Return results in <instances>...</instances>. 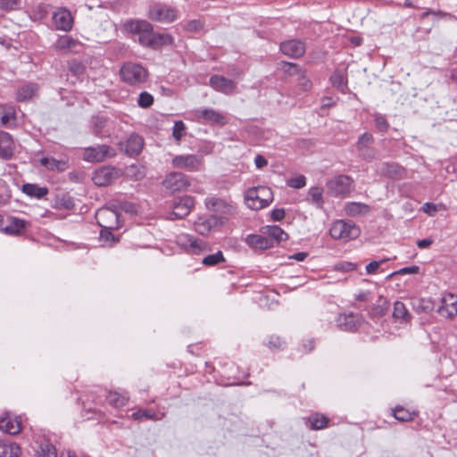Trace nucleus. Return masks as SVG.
<instances>
[{
    "mask_svg": "<svg viewBox=\"0 0 457 457\" xmlns=\"http://www.w3.org/2000/svg\"><path fill=\"white\" fill-rule=\"evenodd\" d=\"M119 74L121 81L137 87L145 84L149 77L148 71L143 65L132 62L123 63Z\"/></svg>",
    "mask_w": 457,
    "mask_h": 457,
    "instance_id": "f257e3e1",
    "label": "nucleus"
},
{
    "mask_svg": "<svg viewBox=\"0 0 457 457\" xmlns=\"http://www.w3.org/2000/svg\"><path fill=\"white\" fill-rule=\"evenodd\" d=\"M126 32L138 35V42L143 46L150 47L154 34L153 25L145 20H130L123 24Z\"/></svg>",
    "mask_w": 457,
    "mask_h": 457,
    "instance_id": "f03ea898",
    "label": "nucleus"
},
{
    "mask_svg": "<svg viewBox=\"0 0 457 457\" xmlns=\"http://www.w3.org/2000/svg\"><path fill=\"white\" fill-rule=\"evenodd\" d=\"M360 234V228L352 220H337L329 228V235L333 239L345 242L356 239Z\"/></svg>",
    "mask_w": 457,
    "mask_h": 457,
    "instance_id": "7ed1b4c3",
    "label": "nucleus"
},
{
    "mask_svg": "<svg viewBox=\"0 0 457 457\" xmlns=\"http://www.w3.org/2000/svg\"><path fill=\"white\" fill-rule=\"evenodd\" d=\"M273 200V194L267 187L249 188L245 195V202L252 210H261L267 207Z\"/></svg>",
    "mask_w": 457,
    "mask_h": 457,
    "instance_id": "20e7f679",
    "label": "nucleus"
},
{
    "mask_svg": "<svg viewBox=\"0 0 457 457\" xmlns=\"http://www.w3.org/2000/svg\"><path fill=\"white\" fill-rule=\"evenodd\" d=\"M326 187L328 194L333 196L345 197L353 190L354 181L347 175H338L329 179Z\"/></svg>",
    "mask_w": 457,
    "mask_h": 457,
    "instance_id": "39448f33",
    "label": "nucleus"
},
{
    "mask_svg": "<svg viewBox=\"0 0 457 457\" xmlns=\"http://www.w3.org/2000/svg\"><path fill=\"white\" fill-rule=\"evenodd\" d=\"M171 165L175 169L196 172L204 167V157L196 154H179L172 158Z\"/></svg>",
    "mask_w": 457,
    "mask_h": 457,
    "instance_id": "423d86ee",
    "label": "nucleus"
},
{
    "mask_svg": "<svg viewBox=\"0 0 457 457\" xmlns=\"http://www.w3.org/2000/svg\"><path fill=\"white\" fill-rule=\"evenodd\" d=\"M179 17L178 10L175 7L163 4H156L148 11V18L161 23H171Z\"/></svg>",
    "mask_w": 457,
    "mask_h": 457,
    "instance_id": "0eeeda50",
    "label": "nucleus"
},
{
    "mask_svg": "<svg viewBox=\"0 0 457 457\" xmlns=\"http://www.w3.org/2000/svg\"><path fill=\"white\" fill-rule=\"evenodd\" d=\"M96 219L98 225L105 229H118L122 225L119 212L108 207L97 210Z\"/></svg>",
    "mask_w": 457,
    "mask_h": 457,
    "instance_id": "6e6552de",
    "label": "nucleus"
},
{
    "mask_svg": "<svg viewBox=\"0 0 457 457\" xmlns=\"http://www.w3.org/2000/svg\"><path fill=\"white\" fill-rule=\"evenodd\" d=\"M115 155V149L107 145L87 147L83 152V159L88 162H102Z\"/></svg>",
    "mask_w": 457,
    "mask_h": 457,
    "instance_id": "1a4fd4ad",
    "label": "nucleus"
},
{
    "mask_svg": "<svg viewBox=\"0 0 457 457\" xmlns=\"http://www.w3.org/2000/svg\"><path fill=\"white\" fill-rule=\"evenodd\" d=\"M120 177V170L111 166H102L95 170L93 182L98 187H105Z\"/></svg>",
    "mask_w": 457,
    "mask_h": 457,
    "instance_id": "9d476101",
    "label": "nucleus"
},
{
    "mask_svg": "<svg viewBox=\"0 0 457 457\" xmlns=\"http://www.w3.org/2000/svg\"><path fill=\"white\" fill-rule=\"evenodd\" d=\"M162 185L166 189L175 193L187 189L190 186V183L185 174L173 171L165 177Z\"/></svg>",
    "mask_w": 457,
    "mask_h": 457,
    "instance_id": "9b49d317",
    "label": "nucleus"
},
{
    "mask_svg": "<svg viewBox=\"0 0 457 457\" xmlns=\"http://www.w3.org/2000/svg\"><path fill=\"white\" fill-rule=\"evenodd\" d=\"M363 321L361 314L353 312L340 314L337 318V324L340 329L349 332L356 331Z\"/></svg>",
    "mask_w": 457,
    "mask_h": 457,
    "instance_id": "f8f14e48",
    "label": "nucleus"
},
{
    "mask_svg": "<svg viewBox=\"0 0 457 457\" xmlns=\"http://www.w3.org/2000/svg\"><path fill=\"white\" fill-rule=\"evenodd\" d=\"M195 205V200L192 196L185 195L176 200L170 212L171 219H182L189 214Z\"/></svg>",
    "mask_w": 457,
    "mask_h": 457,
    "instance_id": "ddd939ff",
    "label": "nucleus"
},
{
    "mask_svg": "<svg viewBox=\"0 0 457 457\" xmlns=\"http://www.w3.org/2000/svg\"><path fill=\"white\" fill-rule=\"evenodd\" d=\"M437 311L445 318L453 319L457 316V296L451 293L444 295Z\"/></svg>",
    "mask_w": 457,
    "mask_h": 457,
    "instance_id": "4468645a",
    "label": "nucleus"
},
{
    "mask_svg": "<svg viewBox=\"0 0 457 457\" xmlns=\"http://www.w3.org/2000/svg\"><path fill=\"white\" fill-rule=\"evenodd\" d=\"M22 429L21 418L19 416H12L6 414L4 417L0 419V430L10 434L17 435Z\"/></svg>",
    "mask_w": 457,
    "mask_h": 457,
    "instance_id": "2eb2a0df",
    "label": "nucleus"
},
{
    "mask_svg": "<svg viewBox=\"0 0 457 457\" xmlns=\"http://www.w3.org/2000/svg\"><path fill=\"white\" fill-rule=\"evenodd\" d=\"M15 151V143L12 137L4 130H0V158L10 160Z\"/></svg>",
    "mask_w": 457,
    "mask_h": 457,
    "instance_id": "dca6fc26",
    "label": "nucleus"
},
{
    "mask_svg": "<svg viewBox=\"0 0 457 457\" xmlns=\"http://www.w3.org/2000/svg\"><path fill=\"white\" fill-rule=\"evenodd\" d=\"M281 52L289 57L299 58L305 53L304 43L300 40H288L280 44Z\"/></svg>",
    "mask_w": 457,
    "mask_h": 457,
    "instance_id": "f3484780",
    "label": "nucleus"
},
{
    "mask_svg": "<svg viewBox=\"0 0 457 457\" xmlns=\"http://www.w3.org/2000/svg\"><path fill=\"white\" fill-rule=\"evenodd\" d=\"M84 48V44L70 35L59 36V50L78 54Z\"/></svg>",
    "mask_w": 457,
    "mask_h": 457,
    "instance_id": "a211bd4d",
    "label": "nucleus"
},
{
    "mask_svg": "<svg viewBox=\"0 0 457 457\" xmlns=\"http://www.w3.org/2000/svg\"><path fill=\"white\" fill-rule=\"evenodd\" d=\"M197 118L204 120V122L223 126L227 123L226 117L213 109H203L196 111Z\"/></svg>",
    "mask_w": 457,
    "mask_h": 457,
    "instance_id": "6ab92c4d",
    "label": "nucleus"
},
{
    "mask_svg": "<svg viewBox=\"0 0 457 457\" xmlns=\"http://www.w3.org/2000/svg\"><path fill=\"white\" fill-rule=\"evenodd\" d=\"M246 244L254 250H267L273 247L272 239L266 235L251 234L245 238Z\"/></svg>",
    "mask_w": 457,
    "mask_h": 457,
    "instance_id": "aec40b11",
    "label": "nucleus"
},
{
    "mask_svg": "<svg viewBox=\"0 0 457 457\" xmlns=\"http://www.w3.org/2000/svg\"><path fill=\"white\" fill-rule=\"evenodd\" d=\"M210 84L215 90L225 94H231L236 89V84L233 80L220 75L212 76L210 79Z\"/></svg>",
    "mask_w": 457,
    "mask_h": 457,
    "instance_id": "412c9836",
    "label": "nucleus"
},
{
    "mask_svg": "<svg viewBox=\"0 0 457 457\" xmlns=\"http://www.w3.org/2000/svg\"><path fill=\"white\" fill-rule=\"evenodd\" d=\"M123 145L128 155L135 156L141 153L144 146V139L139 135L132 134L128 137Z\"/></svg>",
    "mask_w": 457,
    "mask_h": 457,
    "instance_id": "4be33fe9",
    "label": "nucleus"
},
{
    "mask_svg": "<svg viewBox=\"0 0 457 457\" xmlns=\"http://www.w3.org/2000/svg\"><path fill=\"white\" fill-rule=\"evenodd\" d=\"M21 191L29 198L42 199L48 194L46 187H40L35 183H25L21 186Z\"/></svg>",
    "mask_w": 457,
    "mask_h": 457,
    "instance_id": "5701e85b",
    "label": "nucleus"
},
{
    "mask_svg": "<svg viewBox=\"0 0 457 457\" xmlns=\"http://www.w3.org/2000/svg\"><path fill=\"white\" fill-rule=\"evenodd\" d=\"M163 412H157L153 409H138L135 412H133L130 418L137 421H145V420H161L164 417Z\"/></svg>",
    "mask_w": 457,
    "mask_h": 457,
    "instance_id": "b1692460",
    "label": "nucleus"
},
{
    "mask_svg": "<svg viewBox=\"0 0 457 457\" xmlns=\"http://www.w3.org/2000/svg\"><path fill=\"white\" fill-rule=\"evenodd\" d=\"M38 449L37 450V457H57L55 446L50 442L49 438L43 436L38 437Z\"/></svg>",
    "mask_w": 457,
    "mask_h": 457,
    "instance_id": "393cba45",
    "label": "nucleus"
},
{
    "mask_svg": "<svg viewBox=\"0 0 457 457\" xmlns=\"http://www.w3.org/2000/svg\"><path fill=\"white\" fill-rule=\"evenodd\" d=\"M262 233L266 235L267 237L272 239L273 244L276 242L279 244L280 242L286 241L288 239V235L285 232L283 228L278 226H265L262 228Z\"/></svg>",
    "mask_w": 457,
    "mask_h": 457,
    "instance_id": "a878e982",
    "label": "nucleus"
},
{
    "mask_svg": "<svg viewBox=\"0 0 457 457\" xmlns=\"http://www.w3.org/2000/svg\"><path fill=\"white\" fill-rule=\"evenodd\" d=\"M378 171L383 176L397 179L403 176L404 170L397 163L384 162L378 167Z\"/></svg>",
    "mask_w": 457,
    "mask_h": 457,
    "instance_id": "bb28decb",
    "label": "nucleus"
},
{
    "mask_svg": "<svg viewBox=\"0 0 457 457\" xmlns=\"http://www.w3.org/2000/svg\"><path fill=\"white\" fill-rule=\"evenodd\" d=\"M419 414L414 409L405 408L398 405L392 410V415L399 421L408 422L413 420Z\"/></svg>",
    "mask_w": 457,
    "mask_h": 457,
    "instance_id": "cd10ccee",
    "label": "nucleus"
},
{
    "mask_svg": "<svg viewBox=\"0 0 457 457\" xmlns=\"http://www.w3.org/2000/svg\"><path fill=\"white\" fill-rule=\"evenodd\" d=\"M129 395L127 392L111 391L106 396V402L115 408H121L128 404Z\"/></svg>",
    "mask_w": 457,
    "mask_h": 457,
    "instance_id": "c85d7f7f",
    "label": "nucleus"
},
{
    "mask_svg": "<svg viewBox=\"0 0 457 457\" xmlns=\"http://www.w3.org/2000/svg\"><path fill=\"white\" fill-rule=\"evenodd\" d=\"M21 453L20 445L14 442L0 441V457H19Z\"/></svg>",
    "mask_w": 457,
    "mask_h": 457,
    "instance_id": "c756f323",
    "label": "nucleus"
},
{
    "mask_svg": "<svg viewBox=\"0 0 457 457\" xmlns=\"http://www.w3.org/2000/svg\"><path fill=\"white\" fill-rule=\"evenodd\" d=\"M74 16L66 8H59V30L70 31L74 25Z\"/></svg>",
    "mask_w": 457,
    "mask_h": 457,
    "instance_id": "7c9ffc66",
    "label": "nucleus"
},
{
    "mask_svg": "<svg viewBox=\"0 0 457 457\" xmlns=\"http://www.w3.org/2000/svg\"><path fill=\"white\" fill-rule=\"evenodd\" d=\"M389 308V302L384 296H379L376 302L370 309L369 314L371 318H380L384 316Z\"/></svg>",
    "mask_w": 457,
    "mask_h": 457,
    "instance_id": "2f4dec72",
    "label": "nucleus"
},
{
    "mask_svg": "<svg viewBox=\"0 0 457 457\" xmlns=\"http://www.w3.org/2000/svg\"><path fill=\"white\" fill-rule=\"evenodd\" d=\"M37 84L29 83L21 86L16 92V100L19 102L28 101L33 98L37 93Z\"/></svg>",
    "mask_w": 457,
    "mask_h": 457,
    "instance_id": "473e14b6",
    "label": "nucleus"
},
{
    "mask_svg": "<svg viewBox=\"0 0 457 457\" xmlns=\"http://www.w3.org/2000/svg\"><path fill=\"white\" fill-rule=\"evenodd\" d=\"M307 420L312 430L323 429L328 427L329 422V419L326 415L318 412L311 414Z\"/></svg>",
    "mask_w": 457,
    "mask_h": 457,
    "instance_id": "72a5a7b5",
    "label": "nucleus"
},
{
    "mask_svg": "<svg viewBox=\"0 0 457 457\" xmlns=\"http://www.w3.org/2000/svg\"><path fill=\"white\" fill-rule=\"evenodd\" d=\"M174 38L168 33H155L154 34L153 40L150 47L153 49H159L164 46L172 45Z\"/></svg>",
    "mask_w": 457,
    "mask_h": 457,
    "instance_id": "f704fd0d",
    "label": "nucleus"
},
{
    "mask_svg": "<svg viewBox=\"0 0 457 457\" xmlns=\"http://www.w3.org/2000/svg\"><path fill=\"white\" fill-rule=\"evenodd\" d=\"M16 120L15 108L12 105H0V122L4 126L9 125Z\"/></svg>",
    "mask_w": 457,
    "mask_h": 457,
    "instance_id": "c9c22d12",
    "label": "nucleus"
},
{
    "mask_svg": "<svg viewBox=\"0 0 457 457\" xmlns=\"http://www.w3.org/2000/svg\"><path fill=\"white\" fill-rule=\"evenodd\" d=\"M345 211L347 215L355 217L368 213L370 212V207L361 203L351 202L345 205Z\"/></svg>",
    "mask_w": 457,
    "mask_h": 457,
    "instance_id": "e433bc0d",
    "label": "nucleus"
},
{
    "mask_svg": "<svg viewBox=\"0 0 457 457\" xmlns=\"http://www.w3.org/2000/svg\"><path fill=\"white\" fill-rule=\"evenodd\" d=\"M210 250L209 245L204 240L193 237L191 244L186 253L190 254L200 255Z\"/></svg>",
    "mask_w": 457,
    "mask_h": 457,
    "instance_id": "4c0bfd02",
    "label": "nucleus"
},
{
    "mask_svg": "<svg viewBox=\"0 0 457 457\" xmlns=\"http://www.w3.org/2000/svg\"><path fill=\"white\" fill-rule=\"evenodd\" d=\"M27 222L23 220L13 218L10 224L4 228V231L11 235H17L25 230Z\"/></svg>",
    "mask_w": 457,
    "mask_h": 457,
    "instance_id": "58836bf2",
    "label": "nucleus"
},
{
    "mask_svg": "<svg viewBox=\"0 0 457 457\" xmlns=\"http://www.w3.org/2000/svg\"><path fill=\"white\" fill-rule=\"evenodd\" d=\"M330 81L337 89L343 90L347 85L346 74L340 70H336L330 77Z\"/></svg>",
    "mask_w": 457,
    "mask_h": 457,
    "instance_id": "ea45409f",
    "label": "nucleus"
},
{
    "mask_svg": "<svg viewBox=\"0 0 457 457\" xmlns=\"http://www.w3.org/2000/svg\"><path fill=\"white\" fill-rule=\"evenodd\" d=\"M225 262L226 259L221 251H217L215 253L209 254L202 260L203 265L206 267H212Z\"/></svg>",
    "mask_w": 457,
    "mask_h": 457,
    "instance_id": "a19ab883",
    "label": "nucleus"
},
{
    "mask_svg": "<svg viewBox=\"0 0 457 457\" xmlns=\"http://www.w3.org/2000/svg\"><path fill=\"white\" fill-rule=\"evenodd\" d=\"M286 345V341L278 335H270L268 337L265 345L271 350H280Z\"/></svg>",
    "mask_w": 457,
    "mask_h": 457,
    "instance_id": "79ce46f5",
    "label": "nucleus"
},
{
    "mask_svg": "<svg viewBox=\"0 0 457 457\" xmlns=\"http://www.w3.org/2000/svg\"><path fill=\"white\" fill-rule=\"evenodd\" d=\"M308 195L314 204H316L318 207H322L324 204L322 187H312L309 189Z\"/></svg>",
    "mask_w": 457,
    "mask_h": 457,
    "instance_id": "37998d69",
    "label": "nucleus"
},
{
    "mask_svg": "<svg viewBox=\"0 0 457 457\" xmlns=\"http://www.w3.org/2000/svg\"><path fill=\"white\" fill-rule=\"evenodd\" d=\"M393 316L395 319L402 320H408L410 319V314L402 302H395L394 304V312Z\"/></svg>",
    "mask_w": 457,
    "mask_h": 457,
    "instance_id": "c03bdc74",
    "label": "nucleus"
},
{
    "mask_svg": "<svg viewBox=\"0 0 457 457\" xmlns=\"http://www.w3.org/2000/svg\"><path fill=\"white\" fill-rule=\"evenodd\" d=\"M112 229H105L103 228L101 229L100 240L104 243V245L112 246L118 241V238H116L112 233Z\"/></svg>",
    "mask_w": 457,
    "mask_h": 457,
    "instance_id": "a18cd8bd",
    "label": "nucleus"
},
{
    "mask_svg": "<svg viewBox=\"0 0 457 457\" xmlns=\"http://www.w3.org/2000/svg\"><path fill=\"white\" fill-rule=\"evenodd\" d=\"M69 71L75 77H79L85 72V65L79 61H71L68 64Z\"/></svg>",
    "mask_w": 457,
    "mask_h": 457,
    "instance_id": "49530a36",
    "label": "nucleus"
},
{
    "mask_svg": "<svg viewBox=\"0 0 457 457\" xmlns=\"http://www.w3.org/2000/svg\"><path fill=\"white\" fill-rule=\"evenodd\" d=\"M194 236L189 234H179L177 236L176 243L185 252L187 251L189 245L193 240Z\"/></svg>",
    "mask_w": 457,
    "mask_h": 457,
    "instance_id": "de8ad7c7",
    "label": "nucleus"
},
{
    "mask_svg": "<svg viewBox=\"0 0 457 457\" xmlns=\"http://www.w3.org/2000/svg\"><path fill=\"white\" fill-rule=\"evenodd\" d=\"M154 104V96L148 92H141L138 96L137 104L141 108H149Z\"/></svg>",
    "mask_w": 457,
    "mask_h": 457,
    "instance_id": "09e8293b",
    "label": "nucleus"
},
{
    "mask_svg": "<svg viewBox=\"0 0 457 457\" xmlns=\"http://www.w3.org/2000/svg\"><path fill=\"white\" fill-rule=\"evenodd\" d=\"M12 197L11 190L4 181L0 180V205L9 203Z\"/></svg>",
    "mask_w": 457,
    "mask_h": 457,
    "instance_id": "8fccbe9b",
    "label": "nucleus"
},
{
    "mask_svg": "<svg viewBox=\"0 0 457 457\" xmlns=\"http://www.w3.org/2000/svg\"><path fill=\"white\" fill-rule=\"evenodd\" d=\"M299 88L303 91H309L312 87V80L306 76L305 71H303L298 75V83Z\"/></svg>",
    "mask_w": 457,
    "mask_h": 457,
    "instance_id": "3c124183",
    "label": "nucleus"
},
{
    "mask_svg": "<svg viewBox=\"0 0 457 457\" xmlns=\"http://www.w3.org/2000/svg\"><path fill=\"white\" fill-rule=\"evenodd\" d=\"M194 226H195V230L201 235H205L211 230L210 222L208 220L201 219V218L198 219V220H196L195 222Z\"/></svg>",
    "mask_w": 457,
    "mask_h": 457,
    "instance_id": "603ef678",
    "label": "nucleus"
},
{
    "mask_svg": "<svg viewBox=\"0 0 457 457\" xmlns=\"http://www.w3.org/2000/svg\"><path fill=\"white\" fill-rule=\"evenodd\" d=\"M287 185L292 188H302L306 185V178L303 175H298L287 181Z\"/></svg>",
    "mask_w": 457,
    "mask_h": 457,
    "instance_id": "864d4df0",
    "label": "nucleus"
},
{
    "mask_svg": "<svg viewBox=\"0 0 457 457\" xmlns=\"http://www.w3.org/2000/svg\"><path fill=\"white\" fill-rule=\"evenodd\" d=\"M185 129L186 126L182 120L175 121L173 126L172 136L177 141H180L184 135Z\"/></svg>",
    "mask_w": 457,
    "mask_h": 457,
    "instance_id": "5fc2aeb1",
    "label": "nucleus"
},
{
    "mask_svg": "<svg viewBox=\"0 0 457 457\" xmlns=\"http://www.w3.org/2000/svg\"><path fill=\"white\" fill-rule=\"evenodd\" d=\"M357 264L350 262H340L334 266V270L337 271L348 272L357 270Z\"/></svg>",
    "mask_w": 457,
    "mask_h": 457,
    "instance_id": "6e6d98bb",
    "label": "nucleus"
},
{
    "mask_svg": "<svg viewBox=\"0 0 457 457\" xmlns=\"http://www.w3.org/2000/svg\"><path fill=\"white\" fill-rule=\"evenodd\" d=\"M284 72L288 76L299 75L303 71L292 62H283Z\"/></svg>",
    "mask_w": 457,
    "mask_h": 457,
    "instance_id": "4d7b16f0",
    "label": "nucleus"
},
{
    "mask_svg": "<svg viewBox=\"0 0 457 457\" xmlns=\"http://www.w3.org/2000/svg\"><path fill=\"white\" fill-rule=\"evenodd\" d=\"M20 0H0V9L4 11H12L18 9Z\"/></svg>",
    "mask_w": 457,
    "mask_h": 457,
    "instance_id": "13d9d810",
    "label": "nucleus"
},
{
    "mask_svg": "<svg viewBox=\"0 0 457 457\" xmlns=\"http://www.w3.org/2000/svg\"><path fill=\"white\" fill-rule=\"evenodd\" d=\"M388 259H383L379 262H377V261H373V262H370L367 266H366V272L368 274H376L378 270V268L380 266V264L386 262Z\"/></svg>",
    "mask_w": 457,
    "mask_h": 457,
    "instance_id": "bf43d9fd",
    "label": "nucleus"
},
{
    "mask_svg": "<svg viewBox=\"0 0 457 457\" xmlns=\"http://www.w3.org/2000/svg\"><path fill=\"white\" fill-rule=\"evenodd\" d=\"M373 142V137L370 133H363L358 140V147H365Z\"/></svg>",
    "mask_w": 457,
    "mask_h": 457,
    "instance_id": "052dcab7",
    "label": "nucleus"
},
{
    "mask_svg": "<svg viewBox=\"0 0 457 457\" xmlns=\"http://www.w3.org/2000/svg\"><path fill=\"white\" fill-rule=\"evenodd\" d=\"M74 207V201L71 197L63 195L59 203V210L61 208H64L66 210H71Z\"/></svg>",
    "mask_w": 457,
    "mask_h": 457,
    "instance_id": "680f3d73",
    "label": "nucleus"
},
{
    "mask_svg": "<svg viewBox=\"0 0 457 457\" xmlns=\"http://www.w3.org/2000/svg\"><path fill=\"white\" fill-rule=\"evenodd\" d=\"M204 23L200 20L190 21L186 24V29L188 31H196L203 29Z\"/></svg>",
    "mask_w": 457,
    "mask_h": 457,
    "instance_id": "e2e57ef3",
    "label": "nucleus"
},
{
    "mask_svg": "<svg viewBox=\"0 0 457 457\" xmlns=\"http://www.w3.org/2000/svg\"><path fill=\"white\" fill-rule=\"evenodd\" d=\"M40 163L49 170H54L57 167V162L54 158L43 157L40 159Z\"/></svg>",
    "mask_w": 457,
    "mask_h": 457,
    "instance_id": "0e129e2a",
    "label": "nucleus"
},
{
    "mask_svg": "<svg viewBox=\"0 0 457 457\" xmlns=\"http://www.w3.org/2000/svg\"><path fill=\"white\" fill-rule=\"evenodd\" d=\"M286 215V212L284 209H275L271 211L270 217L274 221H279L284 219Z\"/></svg>",
    "mask_w": 457,
    "mask_h": 457,
    "instance_id": "69168bd1",
    "label": "nucleus"
},
{
    "mask_svg": "<svg viewBox=\"0 0 457 457\" xmlns=\"http://www.w3.org/2000/svg\"><path fill=\"white\" fill-rule=\"evenodd\" d=\"M375 122H376V126L378 128L379 130H381V131L387 130L388 123L385 118H383L381 116L377 117L375 120Z\"/></svg>",
    "mask_w": 457,
    "mask_h": 457,
    "instance_id": "338daca9",
    "label": "nucleus"
},
{
    "mask_svg": "<svg viewBox=\"0 0 457 457\" xmlns=\"http://www.w3.org/2000/svg\"><path fill=\"white\" fill-rule=\"evenodd\" d=\"M422 210L424 211V212H426L427 214L428 215H434L436 211H437V208H436V205L434 204H431V203H426L423 204V207H422Z\"/></svg>",
    "mask_w": 457,
    "mask_h": 457,
    "instance_id": "774afa93",
    "label": "nucleus"
}]
</instances>
